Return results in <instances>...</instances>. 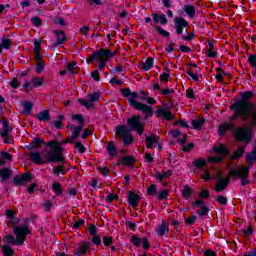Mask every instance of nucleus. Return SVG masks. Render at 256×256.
Masks as SVG:
<instances>
[{"label": "nucleus", "instance_id": "1", "mask_svg": "<svg viewBox=\"0 0 256 256\" xmlns=\"http://www.w3.org/2000/svg\"><path fill=\"white\" fill-rule=\"evenodd\" d=\"M253 96V91L240 92V98L233 100L229 106V110L233 112L231 120L251 121V127L256 126V103L251 102Z\"/></svg>", "mask_w": 256, "mask_h": 256}, {"label": "nucleus", "instance_id": "2", "mask_svg": "<svg viewBox=\"0 0 256 256\" xmlns=\"http://www.w3.org/2000/svg\"><path fill=\"white\" fill-rule=\"evenodd\" d=\"M73 141L74 140H71V138L62 140L61 142L50 140L45 144V146L49 147V151H47L45 159L41 157V153H38V151H32L30 152V160L34 165H45L47 163L64 164V157L62 156L64 149L62 146L71 144Z\"/></svg>", "mask_w": 256, "mask_h": 256}, {"label": "nucleus", "instance_id": "3", "mask_svg": "<svg viewBox=\"0 0 256 256\" xmlns=\"http://www.w3.org/2000/svg\"><path fill=\"white\" fill-rule=\"evenodd\" d=\"M132 131L138 133L140 136L145 133V125L140 121V115L127 118V125L116 126V136L121 139L123 146L127 147L134 142V138L131 136Z\"/></svg>", "mask_w": 256, "mask_h": 256}, {"label": "nucleus", "instance_id": "4", "mask_svg": "<svg viewBox=\"0 0 256 256\" xmlns=\"http://www.w3.org/2000/svg\"><path fill=\"white\" fill-rule=\"evenodd\" d=\"M8 219V226L12 229V234L4 235V242L7 245L19 247L25 243L28 235L32 234L30 228L28 227V221L23 222V225H19L20 219L19 218H7Z\"/></svg>", "mask_w": 256, "mask_h": 256}, {"label": "nucleus", "instance_id": "5", "mask_svg": "<svg viewBox=\"0 0 256 256\" xmlns=\"http://www.w3.org/2000/svg\"><path fill=\"white\" fill-rule=\"evenodd\" d=\"M233 139H236L238 143H244V145L238 146L236 151H233V155L229 156V160L236 161L244 156V150H246V146H249L251 141H253V133L251 127L236 128V130H233Z\"/></svg>", "mask_w": 256, "mask_h": 256}, {"label": "nucleus", "instance_id": "6", "mask_svg": "<svg viewBox=\"0 0 256 256\" xmlns=\"http://www.w3.org/2000/svg\"><path fill=\"white\" fill-rule=\"evenodd\" d=\"M129 99H127V103L129 106H132L136 111H140L142 114H145V120H148L149 117H153V108L151 106L141 103V102H136L135 99H138V93L134 92V94H129Z\"/></svg>", "mask_w": 256, "mask_h": 256}, {"label": "nucleus", "instance_id": "7", "mask_svg": "<svg viewBox=\"0 0 256 256\" xmlns=\"http://www.w3.org/2000/svg\"><path fill=\"white\" fill-rule=\"evenodd\" d=\"M249 172H251V167L242 166L240 168L231 169L229 175L235 177L236 179H240L242 187H246V185L251 184V181H249Z\"/></svg>", "mask_w": 256, "mask_h": 256}, {"label": "nucleus", "instance_id": "8", "mask_svg": "<svg viewBox=\"0 0 256 256\" xmlns=\"http://www.w3.org/2000/svg\"><path fill=\"white\" fill-rule=\"evenodd\" d=\"M115 52L110 51V49H104L101 48L95 52H93V54H90V56H88V58H86V64L90 65L91 63L95 62L96 60H105L106 57L108 59L114 58Z\"/></svg>", "mask_w": 256, "mask_h": 256}, {"label": "nucleus", "instance_id": "9", "mask_svg": "<svg viewBox=\"0 0 256 256\" xmlns=\"http://www.w3.org/2000/svg\"><path fill=\"white\" fill-rule=\"evenodd\" d=\"M33 179L34 174L31 172H25L23 174L16 175L14 178H12V180H10V183L15 185V187H20L32 182Z\"/></svg>", "mask_w": 256, "mask_h": 256}, {"label": "nucleus", "instance_id": "10", "mask_svg": "<svg viewBox=\"0 0 256 256\" xmlns=\"http://www.w3.org/2000/svg\"><path fill=\"white\" fill-rule=\"evenodd\" d=\"M100 97H101V93L99 91H95V92L87 95L88 101H86L83 98H80V99H78V103H80V105L84 106V108H86V110H89V109L93 108V103L99 102Z\"/></svg>", "mask_w": 256, "mask_h": 256}, {"label": "nucleus", "instance_id": "11", "mask_svg": "<svg viewBox=\"0 0 256 256\" xmlns=\"http://www.w3.org/2000/svg\"><path fill=\"white\" fill-rule=\"evenodd\" d=\"M129 243L136 247L142 246V250H145V251L151 248V244L149 243V239H147V237L140 238L135 234L132 235V238H129Z\"/></svg>", "mask_w": 256, "mask_h": 256}, {"label": "nucleus", "instance_id": "12", "mask_svg": "<svg viewBox=\"0 0 256 256\" xmlns=\"http://www.w3.org/2000/svg\"><path fill=\"white\" fill-rule=\"evenodd\" d=\"M204 204H205V201L201 199L194 200L190 203V206L193 209L199 208V210L197 211V215H199V218L206 217L207 214L209 213V208H207V206H205Z\"/></svg>", "mask_w": 256, "mask_h": 256}, {"label": "nucleus", "instance_id": "13", "mask_svg": "<svg viewBox=\"0 0 256 256\" xmlns=\"http://www.w3.org/2000/svg\"><path fill=\"white\" fill-rule=\"evenodd\" d=\"M173 24L175 27V34L177 35L183 34V29H187L189 27L188 21L182 17H175L173 19Z\"/></svg>", "mask_w": 256, "mask_h": 256}, {"label": "nucleus", "instance_id": "14", "mask_svg": "<svg viewBox=\"0 0 256 256\" xmlns=\"http://www.w3.org/2000/svg\"><path fill=\"white\" fill-rule=\"evenodd\" d=\"M153 20V23H151V27H157V24H160L162 26H166L168 24V19H166V16L164 14L160 15L157 13H151V17Z\"/></svg>", "mask_w": 256, "mask_h": 256}, {"label": "nucleus", "instance_id": "15", "mask_svg": "<svg viewBox=\"0 0 256 256\" xmlns=\"http://www.w3.org/2000/svg\"><path fill=\"white\" fill-rule=\"evenodd\" d=\"M127 203L129 206L136 209L138 207V203H140V196L133 191H127Z\"/></svg>", "mask_w": 256, "mask_h": 256}, {"label": "nucleus", "instance_id": "16", "mask_svg": "<svg viewBox=\"0 0 256 256\" xmlns=\"http://www.w3.org/2000/svg\"><path fill=\"white\" fill-rule=\"evenodd\" d=\"M136 163V159L134 156H123L119 159V162L116 163V166H125L129 168H134V164Z\"/></svg>", "mask_w": 256, "mask_h": 256}, {"label": "nucleus", "instance_id": "17", "mask_svg": "<svg viewBox=\"0 0 256 256\" xmlns=\"http://www.w3.org/2000/svg\"><path fill=\"white\" fill-rule=\"evenodd\" d=\"M181 12L185 13L190 20L194 19V15L197 14V7L192 4L184 5V8H181Z\"/></svg>", "mask_w": 256, "mask_h": 256}, {"label": "nucleus", "instance_id": "18", "mask_svg": "<svg viewBox=\"0 0 256 256\" xmlns=\"http://www.w3.org/2000/svg\"><path fill=\"white\" fill-rule=\"evenodd\" d=\"M213 151L216 155H220L223 157L231 155V151L229 150V148H227V146H225V144L214 146Z\"/></svg>", "mask_w": 256, "mask_h": 256}, {"label": "nucleus", "instance_id": "19", "mask_svg": "<svg viewBox=\"0 0 256 256\" xmlns=\"http://www.w3.org/2000/svg\"><path fill=\"white\" fill-rule=\"evenodd\" d=\"M12 177V170L8 167L0 168V183L5 184Z\"/></svg>", "mask_w": 256, "mask_h": 256}, {"label": "nucleus", "instance_id": "20", "mask_svg": "<svg viewBox=\"0 0 256 256\" xmlns=\"http://www.w3.org/2000/svg\"><path fill=\"white\" fill-rule=\"evenodd\" d=\"M230 178L229 176L227 178L220 179L218 183H216V186L214 187V191L217 193L225 191L227 189V186H229Z\"/></svg>", "mask_w": 256, "mask_h": 256}, {"label": "nucleus", "instance_id": "21", "mask_svg": "<svg viewBox=\"0 0 256 256\" xmlns=\"http://www.w3.org/2000/svg\"><path fill=\"white\" fill-rule=\"evenodd\" d=\"M233 130V124L229 122H225L223 124H220L218 126V137H225V134L227 131H232Z\"/></svg>", "mask_w": 256, "mask_h": 256}, {"label": "nucleus", "instance_id": "22", "mask_svg": "<svg viewBox=\"0 0 256 256\" xmlns=\"http://www.w3.org/2000/svg\"><path fill=\"white\" fill-rule=\"evenodd\" d=\"M173 176V170H166L164 173L155 172V175H153V178H155L156 182L162 183L164 179L171 178Z\"/></svg>", "mask_w": 256, "mask_h": 256}, {"label": "nucleus", "instance_id": "23", "mask_svg": "<svg viewBox=\"0 0 256 256\" xmlns=\"http://www.w3.org/2000/svg\"><path fill=\"white\" fill-rule=\"evenodd\" d=\"M54 35H56V42H54V47L61 46L65 41H67V36L64 35L63 30L54 31Z\"/></svg>", "mask_w": 256, "mask_h": 256}, {"label": "nucleus", "instance_id": "24", "mask_svg": "<svg viewBox=\"0 0 256 256\" xmlns=\"http://www.w3.org/2000/svg\"><path fill=\"white\" fill-rule=\"evenodd\" d=\"M155 114L164 118L166 121H172L174 119L173 113L171 111L164 110L162 107L158 108V110H155Z\"/></svg>", "mask_w": 256, "mask_h": 256}, {"label": "nucleus", "instance_id": "25", "mask_svg": "<svg viewBox=\"0 0 256 256\" xmlns=\"http://www.w3.org/2000/svg\"><path fill=\"white\" fill-rule=\"evenodd\" d=\"M90 250V243L89 242H82L78 244V250H75V256H84L86 252Z\"/></svg>", "mask_w": 256, "mask_h": 256}, {"label": "nucleus", "instance_id": "26", "mask_svg": "<svg viewBox=\"0 0 256 256\" xmlns=\"http://www.w3.org/2000/svg\"><path fill=\"white\" fill-rule=\"evenodd\" d=\"M145 142H146V147L149 150L153 149V145H162V143H160V141L157 140V138L153 134L147 136V138L145 139Z\"/></svg>", "mask_w": 256, "mask_h": 256}, {"label": "nucleus", "instance_id": "27", "mask_svg": "<svg viewBox=\"0 0 256 256\" xmlns=\"http://www.w3.org/2000/svg\"><path fill=\"white\" fill-rule=\"evenodd\" d=\"M1 123H2V127L4 128V130H2V132H0V137L8 138L9 137L8 133L10 131H12V126H10L8 124V120H6V119H2Z\"/></svg>", "mask_w": 256, "mask_h": 256}, {"label": "nucleus", "instance_id": "28", "mask_svg": "<svg viewBox=\"0 0 256 256\" xmlns=\"http://www.w3.org/2000/svg\"><path fill=\"white\" fill-rule=\"evenodd\" d=\"M35 117L38 120V122H49V120H51V116L49 115L48 110L38 112V114H36Z\"/></svg>", "mask_w": 256, "mask_h": 256}, {"label": "nucleus", "instance_id": "29", "mask_svg": "<svg viewBox=\"0 0 256 256\" xmlns=\"http://www.w3.org/2000/svg\"><path fill=\"white\" fill-rule=\"evenodd\" d=\"M106 151L110 157H115L117 154H119V150H116V145L112 141L108 142L106 145Z\"/></svg>", "mask_w": 256, "mask_h": 256}, {"label": "nucleus", "instance_id": "30", "mask_svg": "<svg viewBox=\"0 0 256 256\" xmlns=\"http://www.w3.org/2000/svg\"><path fill=\"white\" fill-rule=\"evenodd\" d=\"M139 68L142 69V71H150L151 68H153V58L149 57L145 62L140 63Z\"/></svg>", "mask_w": 256, "mask_h": 256}, {"label": "nucleus", "instance_id": "31", "mask_svg": "<svg viewBox=\"0 0 256 256\" xmlns=\"http://www.w3.org/2000/svg\"><path fill=\"white\" fill-rule=\"evenodd\" d=\"M21 105L23 107V110H21V115H30L32 108L34 107V103L25 101Z\"/></svg>", "mask_w": 256, "mask_h": 256}, {"label": "nucleus", "instance_id": "32", "mask_svg": "<svg viewBox=\"0 0 256 256\" xmlns=\"http://www.w3.org/2000/svg\"><path fill=\"white\" fill-rule=\"evenodd\" d=\"M182 188L184 189L181 190V197L186 200L190 199V197H192L193 190L188 185H184Z\"/></svg>", "mask_w": 256, "mask_h": 256}, {"label": "nucleus", "instance_id": "33", "mask_svg": "<svg viewBox=\"0 0 256 256\" xmlns=\"http://www.w3.org/2000/svg\"><path fill=\"white\" fill-rule=\"evenodd\" d=\"M191 123H192V129L196 131H201V128H203V125H205V119L201 118V119L192 120Z\"/></svg>", "mask_w": 256, "mask_h": 256}, {"label": "nucleus", "instance_id": "34", "mask_svg": "<svg viewBox=\"0 0 256 256\" xmlns=\"http://www.w3.org/2000/svg\"><path fill=\"white\" fill-rule=\"evenodd\" d=\"M153 30L158 32V34H160V36H162L164 39L171 38V33L164 30L161 26H153Z\"/></svg>", "mask_w": 256, "mask_h": 256}, {"label": "nucleus", "instance_id": "35", "mask_svg": "<svg viewBox=\"0 0 256 256\" xmlns=\"http://www.w3.org/2000/svg\"><path fill=\"white\" fill-rule=\"evenodd\" d=\"M192 166L197 169H203L207 166V162L204 158H199L194 161H192Z\"/></svg>", "mask_w": 256, "mask_h": 256}, {"label": "nucleus", "instance_id": "36", "mask_svg": "<svg viewBox=\"0 0 256 256\" xmlns=\"http://www.w3.org/2000/svg\"><path fill=\"white\" fill-rule=\"evenodd\" d=\"M155 233L160 237L166 235V233H168V224H166V222H162V224L158 226V230H156Z\"/></svg>", "mask_w": 256, "mask_h": 256}, {"label": "nucleus", "instance_id": "37", "mask_svg": "<svg viewBox=\"0 0 256 256\" xmlns=\"http://www.w3.org/2000/svg\"><path fill=\"white\" fill-rule=\"evenodd\" d=\"M2 255L3 256H15V250L9 245H2Z\"/></svg>", "mask_w": 256, "mask_h": 256}, {"label": "nucleus", "instance_id": "38", "mask_svg": "<svg viewBox=\"0 0 256 256\" xmlns=\"http://www.w3.org/2000/svg\"><path fill=\"white\" fill-rule=\"evenodd\" d=\"M62 121H64V115H58L57 119L54 122H49L50 124L54 125V128L58 130H62Z\"/></svg>", "mask_w": 256, "mask_h": 256}, {"label": "nucleus", "instance_id": "39", "mask_svg": "<svg viewBox=\"0 0 256 256\" xmlns=\"http://www.w3.org/2000/svg\"><path fill=\"white\" fill-rule=\"evenodd\" d=\"M12 45V41L10 38L6 37L5 35L2 36V43H0V47H4V50H10V46Z\"/></svg>", "mask_w": 256, "mask_h": 256}, {"label": "nucleus", "instance_id": "40", "mask_svg": "<svg viewBox=\"0 0 256 256\" xmlns=\"http://www.w3.org/2000/svg\"><path fill=\"white\" fill-rule=\"evenodd\" d=\"M82 129V125L75 126V130H73V133L69 139L76 140L79 137V134L82 133Z\"/></svg>", "mask_w": 256, "mask_h": 256}, {"label": "nucleus", "instance_id": "41", "mask_svg": "<svg viewBox=\"0 0 256 256\" xmlns=\"http://www.w3.org/2000/svg\"><path fill=\"white\" fill-rule=\"evenodd\" d=\"M52 173L54 174V176L58 177L60 175L64 176V166L62 165H58L54 168H52Z\"/></svg>", "mask_w": 256, "mask_h": 256}, {"label": "nucleus", "instance_id": "42", "mask_svg": "<svg viewBox=\"0 0 256 256\" xmlns=\"http://www.w3.org/2000/svg\"><path fill=\"white\" fill-rule=\"evenodd\" d=\"M71 120L78 122L80 126L84 125V115L82 114H73Z\"/></svg>", "mask_w": 256, "mask_h": 256}, {"label": "nucleus", "instance_id": "43", "mask_svg": "<svg viewBox=\"0 0 256 256\" xmlns=\"http://www.w3.org/2000/svg\"><path fill=\"white\" fill-rule=\"evenodd\" d=\"M216 203L223 207L227 206V197L224 195H216Z\"/></svg>", "mask_w": 256, "mask_h": 256}, {"label": "nucleus", "instance_id": "44", "mask_svg": "<svg viewBox=\"0 0 256 256\" xmlns=\"http://www.w3.org/2000/svg\"><path fill=\"white\" fill-rule=\"evenodd\" d=\"M52 190L56 194V196L62 195V188L60 187V182H54L52 184Z\"/></svg>", "mask_w": 256, "mask_h": 256}, {"label": "nucleus", "instance_id": "45", "mask_svg": "<svg viewBox=\"0 0 256 256\" xmlns=\"http://www.w3.org/2000/svg\"><path fill=\"white\" fill-rule=\"evenodd\" d=\"M156 193H157V187L155 186V184H151L149 185V187H147V196L155 197Z\"/></svg>", "mask_w": 256, "mask_h": 256}, {"label": "nucleus", "instance_id": "46", "mask_svg": "<svg viewBox=\"0 0 256 256\" xmlns=\"http://www.w3.org/2000/svg\"><path fill=\"white\" fill-rule=\"evenodd\" d=\"M4 216H6V219L18 218V217H15L17 216V211L11 210V209H6V211L4 212Z\"/></svg>", "mask_w": 256, "mask_h": 256}, {"label": "nucleus", "instance_id": "47", "mask_svg": "<svg viewBox=\"0 0 256 256\" xmlns=\"http://www.w3.org/2000/svg\"><path fill=\"white\" fill-rule=\"evenodd\" d=\"M256 161V152L251 151L250 153L246 154V163L251 164Z\"/></svg>", "mask_w": 256, "mask_h": 256}, {"label": "nucleus", "instance_id": "48", "mask_svg": "<svg viewBox=\"0 0 256 256\" xmlns=\"http://www.w3.org/2000/svg\"><path fill=\"white\" fill-rule=\"evenodd\" d=\"M155 196H158L159 201H164L168 198V190L164 189L158 193H155Z\"/></svg>", "mask_w": 256, "mask_h": 256}, {"label": "nucleus", "instance_id": "49", "mask_svg": "<svg viewBox=\"0 0 256 256\" xmlns=\"http://www.w3.org/2000/svg\"><path fill=\"white\" fill-rule=\"evenodd\" d=\"M206 162H209V163H212V164L223 163V157L212 156L210 158H207Z\"/></svg>", "mask_w": 256, "mask_h": 256}, {"label": "nucleus", "instance_id": "50", "mask_svg": "<svg viewBox=\"0 0 256 256\" xmlns=\"http://www.w3.org/2000/svg\"><path fill=\"white\" fill-rule=\"evenodd\" d=\"M34 71L36 72V74L43 73V71H45V62H37Z\"/></svg>", "mask_w": 256, "mask_h": 256}, {"label": "nucleus", "instance_id": "51", "mask_svg": "<svg viewBox=\"0 0 256 256\" xmlns=\"http://www.w3.org/2000/svg\"><path fill=\"white\" fill-rule=\"evenodd\" d=\"M30 22H32V25H34V27H41L43 25V20L39 17H32L30 19Z\"/></svg>", "mask_w": 256, "mask_h": 256}, {"label": "nucleus", "instance_id": "52", "mask_svg": "<svg viewBox=\"0 0 256 256\" xmlns=\"http://www.w3.org/2000/svg\"><path fill=\"white\" fill-rule=\"evenodd\" d=\"M119 200V195L114 194V193H110L108 194V196H106V203L110 204L113 201H117Z\"/></svg>", "mask_w": 256, "mask_h": 256}, {"label": "nucleus", "instance_id": "53", "mask_svg": "<svg viewBox=\"0 0 256 256\" xmlns=\"http://www.w3.org/2000/svg\"><path fill=\"white\" fill-rule=\"evenodd\" d=\"M90 129H84V133H82V140H86L90 135H93L94 128L93 126H89Z\"/></svg>", "mask_w": 256, "mask_h": 256}, {"label": "nucleus", "instance_id": "54", "mask_svg": "<svg viewBox=\"0 0 256 256\" xmlns=\"http://www.w3.org/2000/svg\"><path fill=\"white\" fill-rule=\"evenodd\" d=\"M184 221H185L187 226H191V225L194 224V222L197 221V216L192 215L190 217H184Z\"/></svg>", "mask_w": 256, "mask_h": 256}, {"label": "nucleus", "instance_id": "55", "mask_svg": "<svg viewBox=\"0 0 256 256\" xmlns=\"http://www.w3.org/2000/svg\"><path fill=\"white\" fill-rule=\"evenodd\" d=\"M93 238H90V242L93 243V245L99 247L101 246V237H99V235H90Z\"/></svg>", "mask_w": 256, "mask_h": 256}, {"label": "nucleus", "instance_id": "56", "mask_svg": "<svg viewBox=\"0 0 256 256\" xmlns=\"http://www.w3.org/2000/svg\"><path fill=\"white\" fill-rule=\"evenodd\" d=\"M248 65H250L251 68H256V55L255 54L248 55Z\"/></svg>", "mask_w": 256, "mask_h": 256}, {"label": "nucleus", "instance_id": "57", "mask_svg": "<svg viewBox=\"0 0 256 256\" xmlns=\"http://www.w3.org/2000/svg\"><path fill=\"white\" fill-rule=\"evenodd\" d=\"M195 38H197V34H194V33H188V35L181 36V40L186 42H190Z\"/></svg>", "mask_w": 256, "mask_h": 256}, {"label": "nucleus", "instance_id": "58", "mask_svg": "<svg viewBox=\"0 0 256 256\" xmlns=\"http://www.w3.org/2000/svg\"><path fill=\"white\" fill-rule=\"evenodd\" d=\"M43 144L46 145L45 141H44L42 138L35 137V138H32V142H30L29 145H38V146H42Z\"/></svg>", "mask_w": 256, "mask_h": 256}, {"label": "nucleus", "instance_id": "59", "mask_svg": "<svg viewBox=\"0 0 256 256\" xmlns=\"http://www.w3.org/2000/svg\"><path fill=\"white\" fill-rule=\"evenodd\" d=\"M95 61L99 63V65H97V71H103V68H105V63L108 62L107 59H96Z\"/></svg>", "mask_w": 256, "mask_h": 256}, {"label": "nucleus", "instance_id": "60", "mask_svg": "<svg viewBox=\"0 0 256 256\" xmlns=\"http://www.w3.org/2000/svg\"><path fill=\"white\" fill-rule=\"evenodd\" d=\"M119 92H121V95L123 96V98H128L129 95L134 94V92H131V90L129 88H121L119 90Z\"/></svg>", "mask_w": 256, "mask_h": 256}, {"label": "nucleus", "instance_id": "61", "mask_svg": "<svg viewBox=\"0 0 256 256\" xmlns=\"http://www.w3.org/2000/svg\"><path fill=\"white\" fill-rule=\"evenodd\" d=\"M32 85L34 87H42L43 86V79L34 77L32 78Z\"/></svg>", "mask_w": 256, "mask_h": 256}, {"label": "nucleus", "instance_id": "62", "mask_svg": "<svg viewBox=\"0 0 256 256\" xmlns=\"http://www.w3.org/2000/svg\"><path fill=\"white\" fill-rule=\"evenodd\" d=\"M74 149L78 150L80 154H84L86 152V148H84V145L80 142H75Z\"/></svg>", "mask_w": 256, "mask_h": 256}, {"label": "nucleus", "instance_id": "63", "mask_svg": "<svg viewBox=\"0 0 256 256\" xmlns=\"http://www.w3.org/2000/svg\"><path fill=\"white\" fill-rule=\"evenodd\" d=\"M103 246L110 247L112 245V237L111 236H103V241H101Z\"/></svg>", "mask_w": 256, "mask_h": 256}, {"label": "nucleus", "instance_id": "64", "mask_svg": "<svg viewBox=\"0 0 256 256\" xmlns=\"http://www.w3.org/2000/svg\"><path fill=\"white\" fill-rule=\"evenodd\" d=\"M199 198L208 199L209 198V191L208 190H201V192H199Z\"/></svg>", "mask_w": 256, "mask_h": 256}]
</instances>
